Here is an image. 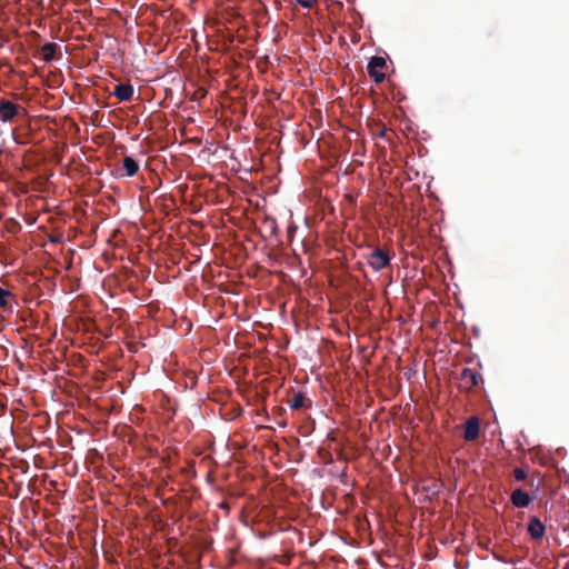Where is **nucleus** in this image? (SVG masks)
Returning a JSON list of instances; mask_svg holds the SVG:
<instances>
[{
	"label": "nucleus",
	"mask_w": 569,
	"mask_h": 569,
	"mask_svg": "<svg viewBox=\"0 0 569 569\" xmlns=\"http://www.w3.org/2000/svg\"><path fill=\"white\" fill-rule=\"evenodd\" d=\"M387 67L386 59L383 57L373 56L370 58L367 71L369 77L376 82L381 83L386 76L383 69Z\"/></svg>",
	"instance_id": "nucleus-1"
},
{
	"label": "nucleus",
	"mask_w": 569,
	"mask_h": 569,
	"mask_svg": "<svg viewBox=\"0 0 569 569\" xmlns=\"http://www.w3.org/2000/svg\"><path fill=\"white\" fill-rule=\"evenodd\" d=\"M367 262L375 271H380L390 264V256L377 247L367 256Z\"/></svg>",
	"instance_id": "nucleus-2"
},
{
	"label": "nucleus",
	"mask_w": 569,
	"mask_h": 569,
	"mask_svg": "<svg viewBox=\"0 0 569 569\" xmlns=\"http://www.w3.org/2000/svg\"><path fill=\"white\" fill-rule=\"evenodd\" d=\"M481 375L470 368H463L459 378V388L465 391H470L478 386Z\"/></svg>",
	"instance_id": "nucleus-3"
},
{
	"label": "nucleus",
	"mask_w": 569,
	"mask_h": 569,
	"mask_svg": "<svg viewBox=\"0 0 569 569\" xmlns=\"http://www.w3.org/2000/svg\"><path fill=\"white\" fill-rule=\"evenodd\" d=\"M20 112H24V109L19 104L4 99L0 100V120L2 122L12 121Z\"/></svg>",
	"instance_id": "nucleus-4"
},
{
	"label": "nucleus",
	"mask_w": 569,
	"mask_h": 569,
	"mask_svg": "<svg viewBox=\"0 0 569 569\" xmlns=\"http://www.w3.org/2000/svg\"><path fill=\"white\" fill-rule=\"evenodd\" d=\"M480 432V420L478 417L469 418L465 423L463 438L466 441H475L478 439Z\"/></svg>",
	"instance_id": "nucleus-5"
},
{
	"label": "nucleus",
	"mask_w": 569,
	"mask_h": 569,
	"mask_svg": "<svg viewBox=\"0 0 569 569\" xmlns=\"http://www.w3.org/2000/svg\"><path fill=\"white\" fill-rule=\"evenodd\" d=\"M134 89L130 83H119L114 87L113 96L120 101H130L133 97Z\"/></svg>",
	"instance_id": "nucleus-6"
},
{
	"label": "nucleus",
	"mask_w": 569,
	"mask_h": 569,
	"mask_svg": "<svg viewBox=\"0 0 569 569\" xmlns=\"http://www.w3.org/2000/svg\"><path fill=\"white\" fill-rule=\"evenodd\" d=\"M545 525L540 521L539 518L532 517L528 525V532L530 537L535 540H539L545 536Z\"/></svg>",
	"instance_id": "nucleus-7"
},
{
	"label": "nucleus",
	"mask_w": 569,
	"mask_h": 569,
	"mask_svg": "<svg viewBox=\"0 0 569 569\" xmlns=\"http://www.w3.org/2000/svg\"><path fill=\"white\" fill-rule=\"evenodd\" d=\"M511 502L517 508H525L528 507L531 502L530 496L523 491L522 489H516L511 493Z\"/></svg>",
	"instance_id": "nucleus-8"
},
{
	"label": "nucleus",
	"mask_w": 569,
	"mask_h": 569,
	"mask_svg": "<svg viewBox=\"0 0 569 569\" xmlns=\"http://www.w3.org/2000/svg\"><path fill=\"white\" fill-rule=\"evenodd\" d=\"M289 403V407L293 410H300V409H303V408H307V407H310L311 402L306 398L305 393L302 392H296L292 397V399H290L288 401Z\"/></svg>",
	"instance_id": "nucleus-9"
},
{
	"label": "nucleus",
	"mask_w": 569,
	"mask_h": 569,
	"mask_svg": "<svg viewBox=\"0 0 569 569\" xmlns=\"http://www.w3.org/2000/svg\"><path fill=\"white\" fill-rule=\"evenodd\" d=\"M11 300H13L12 292L0 287V308L3 311H12Z\"/></svg>",
	"instance_id": "nucleus-10"
},
{
	"label": "nucleus",
	"mask_w": 569,
	"mask_h": 569,
	"mask_svg": "<svg viewBox=\"0 0 569 569\" xmlns=\"http://www.w3.org/2000/svg\"><path fill=\"white\" fill-rule=\"evenodd\" d=\"M59 46L56 42H47L41 47L42 59L49 62L53 59Z\"/></svg>",
	"instance_id": "nucleus-11"
},
{
	"label": "nucleus",
	"mask_w": 569,
	"mask_h": 569,
	"mask_svg": "<svg viewBox=\"0 0 569 569\" xmlns=\"http://www.w3.org/2000/svg\"><path fill=\"white\" fill-rule=\"evenodd\" d=\"M122 166L128 177H133L139 171V164L132 157L126 156Z\"/></svg>",
	"instance_id": "nucleus-12"
},
{
	"label": "nucleus",
	"mask_w": 569,
	"mask_h": 569,
	"mask_svg": "<svg viewBox=\"0 0 569 569\" xmlns=\"http://www.w3.org/2000/svg\"><path fill=\"white\" fill-rule=\"evenodd\" d=\"M513 476L515 478L518 480V481H522L526 479V472L525 470L520 469V468H516L513 470Z\"/></svg>",
	"instance_id": "nucleus-13"
},
{
	"label": "nucleus",
	"mask_w": 569,
	"mask_h": 569,
	"mask_svg": "<svg viewBox=\"0 0 569 569\" xmlns=\"http://www.w3.org/2000/svg\"><path fill=\"white\" fill-rule=\"evenodd\" d=\"M297 2L303 7V8H311L313 6V3L316 2V0H297Z\"/></svg>",
	"instance_id": "nucleus-14"
}]
</instances>
